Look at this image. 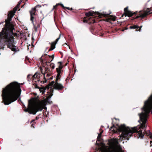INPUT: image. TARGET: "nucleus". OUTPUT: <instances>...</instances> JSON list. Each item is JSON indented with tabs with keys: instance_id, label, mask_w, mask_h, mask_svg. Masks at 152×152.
<instances>
[{
	"instance_id": "1",
	"label": "nucleus",
	"mask_w": 152,
	"mask_h": 152,
	"mask_svg": "<svg viewBox=\"0 0 152 152\" xmlns=\"http://www.w3.org/2000/svg\"><path fill=\"white\" fill-rule=\"evenodd\" d=\"M17 8L14 11H10L8 15V20H6L4 28L0 32V42H3L5 45L12 51L16 52L19 50L18 48L14 45L15 37L17 36V34L14 33V25L10 23L12 18L14 15Z\"/></svg>"
},
{
	"instance_id": "2",
	"label": "nucleus",
	"mask_w": 152,
	"mask_h": 152,
	"mask_svg": "<svg viewBox=\"0 0 152 152\" xmlns=\"http://www.w3.org/2000/svg\"><path fill=\"white\" fill-rule=\"evenodd\" d=\"M21 90L19 85L13 82L3 89L1 96L3 102L5 105H8L19 98Z\"/></svg>"
},
{
	"instance_id": "3",
	"label": "nucleus",
	"mask_w": 152,
	"mask_h": 152,
	"mask_svg": "<svg viewBox=\"0 0 152 152\" xmlns=\"http://www.w3.org/2000/svg\"><path fill=\"white\" fill-rule=\"evenodd\" d=\"M152 94L148 99L144 102L143 107L142 108V112L139 114L140 120L142 122V127H145L146 126L147 119L148 114L151 112L152 114Z\"/></svg>"
},
{
	"instance_id": "4",
	"label": "nucleus",
	"mask_w": 152,
	"mask_h": 152,
	"mask_svg": "<svg viewBox=\"0 0 152 152\" xmlns=\"http://www.w3.org/2000/svg\"><path fill=\"white\" fill-rule=\"evenodd\" d=\"M44 106V102L43 101L36 102L29 100L28 108L25 109L24 110L30 114L34 115L37 111L42 110Z\"/></svg>"
},
{
	"instance_id": "5",
	"label": "nucleus",
	"mask_w": 152,
	"mask_h": 152,
	"mask_svg": "<svg viewBox=\"0 0 152 152\" xmlns=\"http://www.w3.org/2000/svg\"><path fill=\"white\" fill-rule=\"evenodd\" d=\"M108 147L100 150L104 152H123L122 148L119 144L118 140L116 138H112L108 141Z\"/></svg>"
},
{
	"instance_id": "6",
	"label": "nucleus",
	"mask_w": 152,
	"mask_h": 152,
	"mask_svg": "<svg viewBox=\"0 0 152 152\" xmlns=\"http://www.w3.org/2000/svg\"><path fill=\"white\" fill-rule=\"evenodd\" d=\"M58 63H60V64L59 65L58 67L56 69L57 75L56 80V82L54 83V81H52L50 83V84L53 86V87L54 89L60 91L62 90L64 88V86L58 82V81L60 79L61 77V75L62 74L63 72V71L62 70L63 66L61 62H58Z\"/></svg>"
},
{
	"instance_id": "7",
	"label": "nucleus",
	"mask_w": 152,
	"mask_h": 152,
	"mask_svg": "<svg viewBox=\"0 0 152 152\" xmlns=\"http://www.w3.org/2000/svg\"><path fill=\"white\" fill-rule=\"evenodd\" d=\"M37 6L31 9L30 11V13L31 15V20L33 23L34 28L36 31H37V29L40 27L39 22L41 20L39 21L37 19V12L36 7Z\"/></svg>"
},
{
	"instance_id": "8",
	"label": "nucleus",
	"mask_w": 152,
	"mask_h": 152,
	"mask_svg": "<svg viewBox=\"0 0 152 152\" xmlns=\"http://www.w3.org/2000/svg\"><path fill=\"white\" fill-rule=\"evenodd\" d=\"M39 75L37 72H36L34 75L29 74L28 75L27 79L28 81L31 80L33 81L32 85L33 88H38V86L36 83L37 81H39Z\"/></svg>"
},
{
	"instance_id": "9",
	"label": "nucleus",
	"mask_w": 152,
	"mask_h": 152,
	"mask_svg": "<svg viewBox=\"0 0 152 152\" xmlns=\"http://www.w3.org/2000/svg\"><path fill=\"white\" fill-rule=\"evenodd\" d=\"M151 10H152V7L150 8H147L146 10L141 11H140L138 15L135 18H141L142 19L149 14Z\"/></svg>"
},
{
	"instance_id": "10",
	"label": "nucleus",
	"mask_w": 152,
	"mask_h": 152,
	"mask_svg": "<svg viewBox=\"0 0 152 152\" xmlns=\"http://www.w3.org/2000/svg\"><path fill=\"white\" fill-rule=\"evenodd\" d=\"M47 55V54H45L44 55L42 56L40 59L41 60V62H42V63H45L46 64V65H48V64H49L50 62L53 60L54 58V54H53L51 56L48 55L45 60L44 61L43 60V59L45 58L44 57L45 56H46Z\"/></svg>"
},
{
	"instance_id": "11",
	"label": "nucleus",
	"mask_w": 152,
	"mask_h": 152,
	"mask_svg": "<svg viewBox=\"0 0 152 152\" xmlns=\"http://www.w3.org/2000/svg\"><path fill=\"white\" fill-rule=\"evenodd\" d=\"M128 7H127L124 9V14L125 16L131 17L135 13V12L132 13L131 11L128 10Z\"/></svg>"
},
{
	"instance_id": "12",
	"label": "nucleus",
	"mask_w": 152,
	"mask_h": 152,
	"mask_svg": "<svg viewBox=\"0 0 152 152\" xmlns=\"http://www.w3.org/2000/svg\"><path fill=\"white\" fill-rule=\"evenodd\" d=\"M55 44L54 43H52L51 45V47L50 49L47 52H48V51H50L52 50H53L55 48Z\"/></svg>"
},
{
	"instance_id": "13",
	"label": "nucleus",
	"mask_w": 152,
	"mask_h": 152,
	"mask_svg": "<svg viewBox=\"0 0 152 152\" xmlns=\"http://www.w3.org/2000/svg\"><path fill=\"white\" fill-rule=\"evenodd\" d=\"M103 132V131L100 129V133L98 134V136L97 138V140L99 141V139L100 138L101 136V134Z\"/></svg>"
},
{
	"instance_id": "14",
	"label": "nucleus",
	"mask_w": 152,
	"mask_h": 152,
	"mask_svg": "<svg viewBox=\"0 0 152 152\" xmlns=\"http://www.w3.org/2000/svg\"><path fill=\"white\" fill-rule=\"evenodd\" d=\"M53 90L52 89L50 88V92H49V91L48 92V93H49V98H50L53 95Z\"/></svg>"
},
{
	"instance_id": "15",
	"label": "nucleus",
	"mask_w": 152,
	"mask_h": 152,
	"mask_svg": "<svg viewBox=\"0 0 152 152\" xmlns=\"http://www.w3.org/2000/svg\"><path fill=\"white\" fill-rule=\"evenodd\" d=\"M93 13L91 12H88L86 13L85 15L87 16H92L93 15Z\"/></svg>"
},
{
	"instance_id": "16",
	"label": "nucleus",
	"mask_w": 152,
	"mask_h": 152,
	"mask_svg": "<svg viewBox=\"0 0 152 152\" xmlns=\"http://www.w3.org/2000/svg\"><path fill=\"white\" fill-rule=\"evenodd\" d=\"M130 28L131 29H138L139 28V27L137 25H134L133 26H130Z\"/></svg>"
},
{
	"instance_id": "17",
	"label": "nucleus",
	"mask_w": 152,
	"mask_h": 152,
	"mask_svg": "<svg viewBox=\"0 0 152 152\" xmlns=\"http://www.w3.org/2000/svg\"><path fill=\"white\" fill-rule=\"evenodd\" d=\"M49 65L52 68V69H53L55 68L54 64L53 63H50L48 64V65Z\"/></svg>"
},
{
	"instance_id": "18",
	"label": "nucleus",
	"mask_w": 152,
	"mask_h": 152,
	"mask_svg": "<svg viewBox=\"0 0 152 152\" xmlns=\"http://www.w3.org/2000/svg\"><path fill=\"white\" fill-rule=\"evenodd\" d=\"M116 129V128L114 126V125L112 126L110 129V130H111L112 131H114V132H115V130Z\"/></svg>"
},
{
	"instance_id": "19",
	"label": "nucleus",
	"mask_w": 152,
	"mask_h": 152,
	"mask_svg": "<svg viewBox=\"0 0 152 152\" xmlns=\"http://www.w3.org/2000/svg\"><path fill=\"white\" fill-rule=\"evenodd\" d=\"M38 88L39 89V91L40 92H42V94H43L44 92V91L43 89L42 88H39V87L38 86Z\"/></svg>"
},
{
	"instance_id": "20",
	"label": "nucleus",
	"mask_w": 152,
	"mask_h": 152,
	"mask_svg": "<svg viewBox=\"0 0 152 152\" xmlns=\"http://www.w3.org/2000/svg\"><path fill=\"white\" fill-rule=\"evenodd\" d=\"M60 37H59L58 38H57L56 39L55 41L54 42H53V43H54L56 44L57 42H58V40L60 39Z\"/></svg>"
},
{
	"instance_id": "21",
	"label": "nucleus",
	"mask_w": 152,
	"mask_h": 152,
	"mask_svg": "<svg viewBox=\"0 0 152 152\" xmlns=\"http://www.w3.org/2000/svg\"><path fill=\"white\" fill-rule=\"evenodd\" d=\"M45 72L46 73H47L50 71V69L48 68H47L46 67H45Z\"/></svg>"
},
{
	"instance_id": "22",
	"label": "nucleus",
	"mask_w": 152,
	"mask_h": 152,
	"mask_svg": "<svg viewBox=\"0 0 152 152\" xmlns=\"http://www.w3.org/2000/svg\"><path fill=\"white\" fill-rule=\"evenodd\" d=\"M34 94L35 95V98L36 99H37L38 97V96L37 95V94L36 93H35Z\"/></svg>"
},
{
	"instance_id": "23",
	"label": "nucleus",
	"mask_w": 152,
	"mask_h": 152,
	"mask_svg": "<svg viewBox=\"0 0 152 152\" xmlns=\"http://www.w3.org/2000/svg\"><path fill=\"white\" fill-rule=\"evenodd\" d=\"M60 4H56V5L55 6H53V9H55V8L57 6H58V5H60Z\"/></svg>"
},
{
	"instance_id": "24",
	"label": "nucleus",
	"mask_w": 152,
	"mask_h": 152,
	"mask_svg": "<svg viewBox=\"0 0 152 152\" xmlns=\"http://www.w3.org/2000/svg\"><path fill=\"white\" fill-rule=\"evenodd\" d=\"M112 19L113 21H114L116 20V18L115 17L113 18H112Z\"/></svg>"
},
{
	"instance_id": "25",
	"label": "nucleus",
	"mask_w": 152,
	"mask_h": 152,
	"mask_svg": "<svg viewBox=\"0 0 152 152\" xmlns=\"http://www.w3.org/2000/svg\"><path fill=\"white\" fill-rule=\"evenodd\" d=\"M20 4V3H18V5L17 6V7H18V6ZM16 8H17H17H14V10H15V9H16Z\"/></svg>"
},
{
	"instance_id": "26",
	"label": "nucleus",
	"mask_w": 152,
	"mask_h": 152,
	"mask_svg": "<svg viewBox=\"0 0 152 152\" xmlns=\"http://www.w3.org/2000/svg\"><path fill=\"white\" fill-rule=\"evenodd\" d=\"M39 117L38 116H37L36 117V118H35V119L37 120V119H39Z\"/></svg>"
},
{
	"instance_id": "27",
	"label": "nucleus",
	"mask_w": 152,
	"mask_h": 152,
	"mask_svg": "<svg viewBox=\"0 0 152 152\" xmlns=\"http://www.w3.org/2000/svg\"><path fill=\"white\" fill-rule=\"evenodd\" d=\"M141 27H142V26H141L140 27V28H139V30H138V31H141Z\"/></svg>"
},
{
	"instance_id": "28",
	"label": "nucleus",
	"mask_w": 152,
	"mask_h": 152,
	"mask_svg": "<svg viewBox=\"0 0 152 152\" xmlns=\"http://www.w3.org/2000/svg\"><path fill=\"white\" fill-rule=\"evenodd\" d=\"M95 22V21L94 20H93V21L92 22H91V23H94Z\"/></svg>"
},
{
	"instance_id": "29",
	"label": "nucleus",
	"mask_w": 152,
	"mask_h": 152,
	"mask_svg": "<svg viewBox=\"0 0 152 152\" xmlns=\"http://www.w3.org/2000/svg\"><path fill=\"white\" fill-rule=\"evenodd\" d=\"M47 76H50V75L49 74H47Z\"/></svg>"
},
{
	"instance_id": "30",
	"label": "nucleus",
	"mask_w": 152,
	"mask_h": 152,
	"mask_svg": "<svg viewBox=\"0 0 152 152\" xmlns=\"http://www.w3.org/2000/svg\"><path fill=\"white\" fill-rule=\"evenodd\" d=\"M150 144L151 145H152V141L150 142Z\"/></svg>"
},
{
	"instance_id": "31",
	"label": "nucleus",
	"mask_w": 152,
	"mask_h": 152,
	"mask_svg": "<svg viewBox=\"0 0 152 152\" xmlns=\"http://www.w3.org/2000/svg\"><path fill=\"white\" fill-rule=\"evenodd\" d=\"M66 8L67 9L69 10V7H66Z\"/></svg>"
},
{
	"instance_id": "32",
	"label": "nucleus",
	"mask_w": 152,
	"mask_h": 152,
	"mask_svg": "<svg viewBox=\"0 0 152 152\" xmlns=\"http://www.w3.org/2000/svg\"><path fill=\"white\" fill-rule=\"evenodd\" d=\"M103 13H104V16H106V14H105L103 12Z\"/></svg>"
},
{
	"instance_id": "33",
	"label": "nucleus",
	"mask_w": 152,
	"mask_h": 152,
	"mask_svg": "<svg viewBox=\"0 0 152 152\" xmlns=\"http://www.w3.org/2000/svg\"><path fill=\"white\" fill-rule=\"evenodd\" d=\"M107 22H110V21H109V20H107Z\"/></svg>"
},
{
	"instance_id": "34",
	"label": "nucleus",
	"mask_w": 152,
	"mask_h": 152,
	"mask_svg": "<svg viewBox=\"0 0 152 152\" xmlns=\"http://www.w3.org/2000/svg\"><path fill=\"white\" fill-rule=\"evenodd\" d=\"M123 16H124V15H122V17H123Z\"/></svg>"
},
{
	"instance_id": "35",
	"label": "nucleus",
	"mask_w": 152,
	"mask_h": 152,
	"mask_svg": "<svg viewBox=\"0 0 152 152\" xmlns=\"http://www.w3.org/2000/svg\"><path fill=\"white\" fill-rule=\"evenodd\" d=\"M50 78L51 79H52V78L51 77H50Z\"/></svg>"
},
{
	"instance_id": "36",
	"label": "nucleus",
	"mask_w": 152,
	"mask_h": 152,
	"mask_svg": "<svg viewBox=\"0 0 152 152\" xmlns=\"http://www.w3.org/2000/svg\"><path fill=\"white\" fill-rule=\"evenodd\" d=\"M61 6H63V4H61Z\"/></svg>"
},
{
	"instance_id": "37",
	"label": "nucleus",
	"mask_w": 152,
	"mask_h": 152,
	"mask_svg": "<svg viewBox=\"0 0 152 152\" xmlns=\"http://www.w3.org/2000/svg\"><path fill=\"white\" fill-rule=\"evenodd\" d=\"M72 8H71V10H72Z\"/></svg>"
}]
</instances>
